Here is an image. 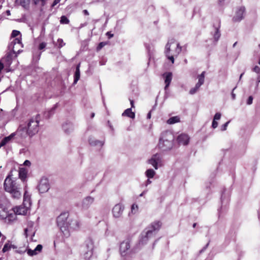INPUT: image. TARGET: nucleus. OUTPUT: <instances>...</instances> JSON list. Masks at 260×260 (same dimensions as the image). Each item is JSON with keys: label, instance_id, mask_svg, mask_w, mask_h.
Instances as JSON below:
<instances>
[{"label": "nucleus", "instance_id": "f257e3e1", "mask_svg": "<svg viewBox=\"0 0 260 260\" xmlns=\"http://www.w3.org/2000/svg\"><path fill=\"white\" fill-rule=\"evenodd\" d=\"M9 174L5 178L4 182V189L5 191L9 192L12 198L16 199H20L21 197V187L18 180L12 177Z\"/></svg>", "mask_w": 260, "mask_h": 260}, {"label": "nucleus", "instance_id": "f03ea898", "mask_svg": "<svg viewBox=\"0 0 260 260\" xmlns=\"http://www.w3.org/2000/svg\"><path fill=\"white\" fill-rule=\"evenodd\" d=\"M174 135L170 131H166L161 133L158 144V148L162 151L171 150L174 145Z\"/></svg>", "mask_w": 260, "mask_h": 260}, {"label": "nucleus", "instance_id": "7ed1b4c3", "mask_svg": "<svg viewBox=\"0 0 260 260\" xmlns=\"http://www.w3.org/2000/svg\"><path fill=\"white\" fill-rule=\"evenodd\" d=\"M162 225L160 221H154L148 226L142 234V237L140 240V243L144 245L147 243L148 240L154 237L160 229Z\"/></svg>", "mask_w": 260, "mask_h": 260}, {"label": "nucleus", "instance_id": "20e7f679", "mask_svg": "<svg viewBox=\"0 0 260 260\" xmlns=\"http://www.w3.org/2000/svg\"><path fill=\"white\" fill-rule=\"evenodd\" d=\"M39 115H37L36 117L30 118L27 124V126L25 127H22L21 126H20L16 133H18L21 131H25L28 135L30 137H32L38 132L39 122Z\"/></svg>", "mask_w": 260, "mask_h": 260}, {"label": "nucleus", "instance_id": "39448f33", "mask_svg": "<svg viewBox=\"0 0 260 260\" xmlns=\"http://www.w3.org/2000/svg\"><path fill=\"white\" fill-rule=\"evenodd\" d=\"M69 215L68 212H63L57 217L56 219L57 226L65 237H68L70 235L69 232V221H67Z\"/></svg>", "mask_w": 260, "mask_h": 260}, {"label": "nucleus", "instance_id": "423d86ee", "mask_svg": "<svg viewBox=\"0 0 260 260\" xmlns=\"http://www.w3.org/2000/svg\"><path fill=\"white\" fill-rule=\"evenodd\" d=\"M94 245L92 239H88L82 246L83 256L85 260H89L93 254Z\"/></svg>", "mask_w": 260, "mask_h": 260}, {"label": "nucleus", "instance_id": "0eeeda50", "mask_svg": "<svg viewBox=\"0 0 260 260\" xmlns=\"http://www.w3.org/2000/svg\"><path fill=\"white\" fill-rule=\"evenodd\" d=\"M22 51V50H18L16 51L14 49H13L12 51L8 53L5 58H3L4 61L5 62L6 66L10 67L12 63L13 58H16L18 55Z\"/></svg>", "mask_w": 260, "mask_h": 260}, {"label": "nucleus", "instance_id": "6e6552de", "mask_svg": "<svg viewBox=\"0 0 260 260\" xmlns=\"http://www.w3.org/2000/svg\"><path fill=\"white\" fill-rule=\"evenodd\" d=\"M124 206L121 203L116 204L112 209V214L114 218H120L122 217Z\"/></svg>", "mask_w": 260, "mask_h": 260}, {"label": "nucleus", "instance_id": "1a4fd4ad", "mask_svg": "<svg viewBox=\"0 0 260 260\" xmlns=\"http://www.w3.org/2000/svg\"><path fill=\"white\" fill-rule=\"evenodd\" d=\"M38 188L41 193L47 192L49 189L48 180L46 178H42L39 182Z\"/></svg>", "mask_w": 260, "mask_h": 260}, {"label": "nucleus", "instance_id": "9d476101", "mask_svg": "<svg viewBox=\"0 0 260 260\" xmlns=\"http://www.w3.org/2000/svg\"><path fill=\"white\" fill-rule=\"evenodd\" d=\"M130 241L129 239H126L120 243L119 250L122 256L126 255L130 248Z\"/></svg>", "mask_w": 260, "mask_h": 260}, {"label": "nucleus", "instance_id": "9b49d317", "mask_svg": "<svg viewBox=\"0 0 260 260\" xmlns=\"http://www.w3.org/2000/svg\"><path fill=\"white\" fill-rule=\"evenodd\" d=\"M245 11V9L244 7H240L237 8L235 15L233 18V20L234 22H240L244 18Z\"/></svg>", "mask_w": 260, "mask_h": 260}, {"label": "nucleus", "instance_id": "f8f14e48", "mask_svg": "<svg viewBox=\"0 0 260 260\" xmlns=\"http://www.w3.org/2000/svg\"><path fill=\"white\" fill-rule=\"evenodd\" d=\"M161 162V158L160 155L155 154L153 155L152 157L149 159L148 163L152 165L155 170L158 169V165Z\"/></svg>", "mask_w": 260, "mask_h": 260}, {"label": "nucleus", "instance_id": "ddd939ff", "mask_svg": "<svg viewBox=\"0 0 260 260\" xmlns=\"http://www.w3.org/2000/svg\"><path fill=\"white\" fill-rule=\"evenodd\" d=\"M94 199L90 196L84 198L82 202V208L83 209H87L93 203Z\"/></svg>", "mask_w": 260, "mask_h": 260}, {"label": "nucleus", "instance_id": "4468645a", "mask_svg": "<svg viewBox=\"0 0 260 260\" xmlns=\"http://www.w3.org/2000/svg\"><path fill=\"white\" fill-rule=\"evenodd\" d=\"M177 141L180 145H187L189 141V137L185 134H181L177 137Z\"/></svg>", "mask_w": 260, "mask_h": 260}, {"label": "nucleus", "instance_id": "2eb2a0df", "mask_svg": "<svg viewBox=\"0 0 260 260\" xmlns=\"http://www.w3.org/2000/svg\"><path fill=\"white\" fill-rule=\"evenodd\" d=\"M172 76L173 75L171 72H166L162 75V77L165 79V83L166 84L165 87V90H167L171 82Z\"/></svg>", "mask_w": 260, "mask_h": 260}, {"label": "nucleus", "instance_id": "dca6fc26", "mask_svg": "<svg viewBox=\"0 0 260 260\" xmlns=\"http://www.w3.org/2000/svg\"><path fill=\"white\" fill-rule=\"evenodd\" d=\"M62 129L67 134H71L74 130V125L72 123L66 122L62 124Z\"/></svg>", "mask_w": 260, "mask_h": 260}, {"label": "nucleus", "instance_id": "f3484780", "mask_svg": "<svg viewBox=\"0 0 260 260\" xmlns=\"http://www.w3.org/2000/svg\"><path fill=\"white\" fill-rule=\"evenodd\" d=\"M69 231L70 229L74 230H77L80 227V222L77 219H72L69 220Z\"/></svg>", "mask_w": 260, "mask_h": 260}, {"label": "nucleus", "instance_id": "a211bd4d", "mask_svg": "<svg viewBox=\"0 0 260 260\" xmlns=\"http://www.w3.org/2000/svg\"><path fill=\"white\" fill-rule=\"evenodd\" d=\"M16 135V133H13L9 136L5 137L0 142V148L6 145L8 143L13 139Z\"/></svg>", "mask_w": 260, "mask_h": 260}, {"label": "nucleus", "instance_id": "6ab92c4d", "mask_svg": "<svg viewBox=\"0 0 260 260\" xmlns=\"http://www.w3.org/2000/svg\"><path fill=\"white\" fill-rule=\"evenodd\" d=\"M31 204L30 197L27 194L26 191H25L23 196V206L29 209L31 206Z\"/></svg>", "mask_w": 260, "mask_h": 260}, {"label": "nucleus", "instance_id": "aec40b11", "mask_svg": "<svg viewBox=\"0 0 260 260\" xmlns=\"http://www.w3.org/2000/svg\"><path fill=\"white\" fill-rule=\"evenodd\" d=\"M28 210L27 208L25 206H18L14 208V212L18 215H25L27 213Z\"/></svg>", "mask_w": 260, "mask_h": 260}, {"label": "nucleus", "instance_id": "412c9836", "mask_svg": "<svg viewBox=\"0 0 260 260\" xmlns=\"http://www.w3.org/2000/svg\"><path fill=\"white\" fill-rule=\"evenodd\" d=\"M43 246L41 244H38L34 250L28 249L27 251V254L30 256H33L37 254L39 252H41L42 250Z\"/></svg>", "mask_w": 260, "mask_h": 260}, {"label": "nucleus", "instance_id": "4be33fe9", "mask_svg": "<svg viewBox=\"0 0 260 260\" xmlns=\"http://www.w3.org/2000/svg\"><path fill=\"white\" fill-rule=\"evenodd\" d=\"M88 141L90 145L99 147H101L104 144V141L95 140L93 138H90Z\"/></svg>", "mask_w": 260, "mask_h": 260}, {"label": "nucleus", "instance_id": "5701e85b", "mask_svg": "<svg viewBox=\"0 0 260 260\" xmlns=\"http://www.w3.org/2000/svg\"><path fill=\"white\" fill-rule=\"evenodd\" d=\"M18 46L19 47H22L23 45L21 41V40L19 38H15L13 41L11 43L9 46V49L12 50L14 49L15 46Z\"/></svg>", "mask_w": 260, "mask_h": 260}, {"label": "nucleus", "instance_id": "b1692460", "mask_svg": "<svg viewBox=\"0 0 260 260\" xmlns=\"http://www.w3.org/2000/svg\"><path fill=\"white\" fill-rule=\"evenodd\" d=\"M80 63L78 64L76 67V71L74 75V82L73 84H75L77 83L80 78Z\"/></svg>", "mask_w": 260, "mask_h": 260}, {"label": "nucleus", "instance_id": "393cba45", "mask_svg": "<svg viewBox=\"0 0 260 260\" xmlns=\"http://www.w3.org/2000/svg\"><path fill=\"white\" fill-rule=\"evenodd\" d=\"M27 171L23 168L19 169V177L22 181L24 182L25 181L27 177Z\"/></svg>", "mask_w": 260, "mask_h": 260}, {"label": "nucleus", "instance_id": "a878e982", "mask_svg": "<svg viewBox=\"0 0 260 260\" xmlns=\"http://www.w3.org/2000/svg\"><path fill=\"white\" fill-rule=\"evenodd\" d=\"M122 116H126L129 118L134 119L135 117V114L132 111V108H127L122 114Z\"/></svg>", "mask_w": 260, "mask_h": 260}, {"label": "nucleus", "instance_id": "bb28decb", "mask_svg": "<svg viewBox=\"0 0 260 260\" xmlns=\"http://www.w3.org/2000/svg\"><path fill=\"white\" fill-rule=\"evenodd\" d=\"M9 212L7 208L0 206V217L2 219H4L8 218Z\"/></svg>", "mask_w": 260, "mask_h": 260}, {"label": "nucleus", "instance_id": "cd10ccee", "mask_svg": "<svg viewBox=\"0 0 260 260\" xmlns=\"http://www.w3.org/2000/svg\"><path fill=\"white\" fill-rule=\"evenodd\" d=\"M221 114L219 112L215 113L214 115L212 123V127L213 128H216L217 127L218 123L216 120H219L221 118Z\"/></svg>", "mask_w": 260, "mask_h": 260}, {"label": "nucleus", "instance_id": "c85d7f7f", "mask_svg": "<svg viewBox=\"0 0 260 260\" xmlns=\"http://www.w3.org/2000/svg\"><path fill=\"white\" fill-rule=\"evenodd\" d=\"M204 83L201 82V81H198V83L196 84L195 86L193 88H192L189 90V93L190 94H195L198 90L199 89L200 87Z\"/></svg>", "mask_w": 260, "mask_h": 260}, {"label": "nucleus", "instance_id": "c756f323", "mask_svg": "<svg viewBox=\"0 0 260 260\" xmlns=\"http://www.w3.org/2000/svg\"><path fill=\"white\" fill-rule=\"evenodd\" d=\"M180 118L179 116H175L170 117L167 121V123L169 124H173L179 122Z\"/></svg>", "mask_w": 260, "mask_h": 260}, {"label": "nucleus", "instance_id": "7c9ffc66", "mask_svg": "<svg viewBox=\"0 0 260 260\" xmlns=\"http://www.w3.org/2000/svg\"><path fill=\"white\" fill-rule=\"evenodd\" d=\"M229 201V196L228 194L227 196L226 195L225 190H224L221 196V202L222 205L224 204H226L227 203H228Z\"/></svg>", "mask_w": 260, "mask_h": 260}, {"label": "nucleus", "instance_id": "2f4dec72", "mask_svg": "<svg viewBox=\"0 0 260 260\" xmlns=\"http://www.w3.org/2000/svg\"><path fill=\"white\" fill-rule=\"evenodd\" d=\"M16 218V213L14 212V210L13 211H10L9 212V215L8 216V218H6L7 220H8L9 222L13 221Z\"/></svg>", "mask_w": 260, "mask_h": 260}, {"label": "nucleus", "instance_id": "473e14b6", "mask_svg": "<svg viewBox=\"0 0 260 260\" xmlns=\"http://www.w3.org/2000/svg\"><path fill=\"white\" fill-rule=\"evenodd\" d=\"M155 172L152 169H149L145 172V175L148 178H152L155 175Z\"/></svg>", "mask_w": 260, "mask_h": 260}, {"label": "nucleus", "instance_id": "72a5a7b5", "mask_svg": "<svg viewBox=\"0 0 260 260\" xmlns=\"http://www.w3.org/2000/svg\"><path fill=\"white\" fill-rule=\"evenodd\" d=\"M175 42V40L172 39L170 40H169L168 42V43L166 44V47H165V49H166V50H165V53L166 54H169V52H170V47H171V44L174 43Z\"/></svg>", "mask_w": 260, "mask_h": 260}, {"label": "nucleus", "instance_id": "f704fd0d", "mask_svg": "<svg viewBox=\"0 0 260 260\" xmlns=\"http://www.w3.org/2000/svg\"><path fill=\"white\" fill-rule=\"evenodd\" d=\"M41 53L39 52L38 51H36L33 52L32 59L34 61L37 62L40 58Z\"/></svg>", "mask_w": 260, "mask_h": 260}, {"label": "nucleus", "instance_id": "c9c22d12", "mask_svg": "<svg viewBox=\"0 0 260 260\" xmlns=\"http://www.w3.org/2000/svg\"><path fill=\"white\" fill-rule=\"evenodd\" d=\"M53 43L54 45L57 46L58 48H61L66 45V43H64L62 39H58L56 43L54 42Z\"/></svg>", "mask_w": 260, "mask_h": 260}, {"label": "nucleus", "instance_id": "e433bc0d", "mask_svg": "<svg viewBox=\"0 0 260 260\" xmlns=\"http://www.w3.org/2000/svg\"><path fill=\"white\" fill-rule=\"evenodd\" d=\"M16 1L24 8L28 7L29 4V0H16Z\"/></svg>", "mask_w": 260, "mask_h": 260}, {"label": "nucleus", "instance_id": "4c0bfd02", "mask_svg": "<svg viewBox=\"0 0 260 260\" xmlns=\"http://www.w3.org/2000/svg\"><path fill=\"white\" fill-rule=\"evenodd\" d=\"M219 26H218V27H215V31L213 35L214 39L216 41H217L220 37V33L219 30Z\"/></svg>", "mask_w": 260, "mask_h": 260}, {"label": "nucleus", "instance_id": "58836bf2", "mask_svg": "<svg viewBox=\"0 0 260 260\" xmlns=\"http://www.w3.org/2000/svg\"><path fill=\"white\" fill-rule=\"evenodd\" d=\"M139 207L136 204H133L131 206V212L132 214H136L138 212Z\"/></svg>", "mask_w": 260, "mask_h": 260}, {"label": "nucleus", "instance_id": "ea45409f", "mask_svg": "<svg viewBox=\"0 0 260 260\" xmlns=\"http://www.w3.org/2000/svg\"><path fill=\"white\" fill-rule=\"evenodd\" d=\"M60 22L61 24H68L70 21L66 16H62L60 17Z\"/></svg>", "mask_w": 260, "mask_h": 260}, {"label": "nucleus", "instance_id": "a19ab883", "mask_svg": "<svg viewBox=\"0 0 260 260\" xmlns=\"http://www.w3.org/2000/svg\"><path fill=\"white\" fill-rule=\"evenodd\" d=\"M11 248V244H10L9 243H7L4 245L3 250H2V251L3 252H6L9 251V250H10Z\"/></svg>", "mask_w": 260, "mask_h": 260}, {"label": "nucleus", "instance_id": "79ce46f5", "mask_svg": "<svg viewBox=\"0 0 260 260\" xmlns=\"http://www.w3.org/2000/svg\"><path fill=\"white\" fill-rule=\"evenodd\" d=\"M206 72L205 71L202 72V73L198 76V81H201L202 83H204L205 76Z\"/></svg>", "mask_w": 260, "mask_h": 260}, {"label": "nucleus", "instance_id": "37998d69", "mask_svg": "<svg viewBox=\"0 0 260 260\" xmlns=\"http://www.w3.org/2000/svg\"><path fill=\"white\" fill-rule=\"evenodd\" d=\"M35 5L40 4L42 6H44L46 4L45 0H32Z\"/></svg>", "mask_w": 260, "mask_h": 260}, {"label": "nucleus", "instance_id": "c03bdc74", "mask_svg": "<svg viewBox=\"0 0 260 260\" xmlns=\"http://www.w3.org/2000/svg\"><path fill=\"white\" fill-rule=\"evenodd\" d=\"M182 47L180 46L179 43L177 44V47L175 50L176 54L175 55L177 56L181 51Z\"/></svg>", "mask_w": 260, "mask_h": 260}, {"label": "nucleus", "instance_id": "a18cd8bd", "mask_svg": "<svg viewBox=\"0 0 260 260\" xmlns=\"http://www.w3.org/2000/svg\"><path fill=\"white\" fill-rule=\"evenodd\" d=\"M20 34V32L17 30H13L11 34V37L13 38H15Z\"/></svg>", "mask_w": 260, "mask_h": 260}, {"label": "nucleus", "instance_id": "49530a36", "mask_svg": "<svg viewBox=\"0 0 260 260\" xmlns=\"http://www.w3.org/2000/svg\"><path fill=\"white\" fill-rule=\"evenodd\" d=\"M230 122V121H228L226 122H225L224 124L222 125L221 126V131H225L227 128V126H228V124H229Z\"/></svg>", "mask_w": 260, "mask_h": 260}, {"label": "nucleus", "instance_id": "de8ad7c7", "mask_svg": "<svg viewBox=\"0 0 260 260\" xmlns=\"http://www.w3.org/2000/svg\"><path fill=\"white\" fill-rule=\"evenodd\" d=\"M106 44V43L102 42L99 44L98 47H97V50H101L104 46H105Z\"/></svg>", "mask_w": 260, "mask_h": 260}, {"label": "nucleus", "instance_id": "09e8293b", "mask_svg": "<svg viewBox=\"0 0 260 260\" xmlns=\"http://www.w3.org/2000/svg\"><path fill=\"white\" fill-rule=\"evenodd\" d=\"M46 46V43L45 42H42L40 44L39 46V49L40 50H42L44 49Z\"/></svg>", "mask_w": 260, "mask_h": 260}, {"label": "nucleus", "instance_id": "8fccbe9b", "mask_svg": "<svg viewBox=\"0 0 260 260\" xmlns=\"http://www.w3.org/2000/svg\"><path fill=\"white\" fill-rule=\"evenodd\" d=\"M168 59L171 61L172 63L174 62V58L173 55H169V54H166Z\"/></svg>", "mask_w": 260, "mask_h": 260}, {"label": "nucleus", "instance_id": "3c124183", "mask_svg": "<svg viewBox=\"0 0 260 260\" xmlns=\"http://www.w3.org/2000/svg\"><path fill=\"white\" fill-rule=\"evenodd\" d=\"M253 101V97L252 96H249L247 100V104L251 105Z\"/></svg>", "mask_w": 260, "mask_h": 260}, {"label": "nucleus", "instance_id": "603ef678", "mask_svg": "<svg viewBox=\"0 0 260 260\" xmlns=\"http://www.w3.org/2000/svg\"><path fill=\"white\" fill-rule=\"evenodd\" d=\"M253 72L258 74L260 73V68L256 66L253 68Z\"/></svg>", "mask_w": 260, "mask_h": 260}, {"label": "nucleus", "instance_id": "864d4df0", "mask_svg": "<svg viewBox=\"0 0 260 260\" xmlns=\"http://www.w3.org/2000/svg\"><path fill=\"white\" fill-rule=\"evenodd\" d=\"M150 178H148L143 184L145 186H147L149 184L151 183V181L150 180Z\"/></svg>", "mask_w": 260, "mask_h": 260}, {"label": "nucleus", "instance_id": "5fc2aeb1", "mask_svg": "<svg viewBox=\"0 0 260 260\" xmlns=\"http://www.w3.org/2000/svg\"><path fill=\"white\" fill-rule=\"evenodd\" d=\"M106 36L108 37V39H111L114 35L111 32V31H108L106 33Z\"/></svg>", "mask_w": 260, "mask_h": 260}, {"label": "nucleus", "instance_id": "6e6d98bb", "mask_svg": "<svg viewBox=\"0 0 260 260\" xmlns=\"http://www.w3.org/2000/svg\"><path fill=\"white\" fill-rule=\"evenodd\" d=\"M236 88V86L235 87L232 91V93H231V95H232V98L233 100H234L236 98V94L234 93V90Z\"/></svg>", "mask_w": 260, "mask_h": 260}, {"label": "nucleus", "instance_id": "4d7b16f0", "mask_svg": "<svg viewBox=\"0 0 260 260\" xmlns=\"http://www.w3.org/2000/svg\"><path fill=\"white\" fill-rule=\"evenodd\" d=\"M60 0H54L51 5L52 7H54L55 5H56L58 3H59L60 2Z\"/></svg>", "mask_w": 260, "mask_h": 260}, {"label": "nucleus", "instance_id": "13d9d810", "mask_svg": "<svg viewBox=\"0 0 260 260\" xmlns=\"http://www.w3.org/2000/svg\"><path fill=\"white\" fill-rule=\"evenodd\" d=\"M213 182V181H210L209 183H207L206 185V188L208 189V188H211V186L212 185V183Z\"/></svg>", "mask_w": 260, "mask_h": 260}, {"label": "nucleus", "instance_id": "bf43d9fd", "mask_svg": "<svg viewBox=\"0 0 260 260\" xmlns=\"http://www.w3.org/2000/svg\"><path fill=\"white\" fill-rule=\"evenodd\" d=\"M23 165L25 166H29L30 165V162L28 160H26L24 161Z\"/></svg>", "mask_w": 260, "mask_h": 260}, {"label": "nucleus", "instance_id": "052dcab7", "mask_svg": "<svg viewBox=\"0 0 260 260\" xmlns=\"http://www.w3.org/2000/svg\"><path fill=\"white\" fill-rule=\"evenodd\" d=\"M4 63L0 60V73H1L2 70L4 69Z\"/></svg>", "mask_w": 260, "mask_h": 260}, {"label": "nucleus", "instance_id": "680f3d73", "mask_svg": "<svg viewBox=\"0 0 260 260\" xmlns=\"http://www.w3.org/2000/svg\"><path fill=\"white\" fill-rule=\"evenodd\" d=\"M55 107L52 108L48 112L49 116L53 113V111L55 110Z\"/></svg>", "mask_w": 260, "mask_h": 260}, {"label": "nucleus", "instance_id": "e2e57ef3", "mask_svg": "<svg viewBox=\"0 0 260 260\" xmlns=\"http://www.w3.org/2000/svg\"><path fill=\"white\" fill-rule=\"evenodd\" d=\"M83 13L85 15H89V12L87 10H84Z\"/></svg>", "mask_w": 260, "mask_h": 260}, {"label": "nucleus", "instance_id": "0e129e2a", "mask_svg": "<svg viewBox=\"0 0 260 260\" xmlns=\"http://www.w3.org/2000/svg\"><path fill=\"white\" fill-rule=\"evenodd\" d=\"M27 232H28V229H25V230H24V235H25L26 237H28Z\"/></svg>", "mask_w": 260, "mask_h": 260}, {"label": "nucleus", "instance_id": "69168bd1", "mask_svg": "<svg viewBox=\"0 0 260 260\" xmlns=\"http://www.w3.org/2000/svg\"><path fill=\"white\" fill-rule=\"evenodd\" d=\"M151 111H150V112L147 114V119H150V118H151Z\"/></svg>", "mask_w": 260, "mask_h": 260}, {"label": "nucleus", "instance_id": "338daca9", "mask_svg": "<svg viewBox=\"0 0 260 260\" xmlns=\"http://www.w3.org/2000/svg\"><path fill=\"white\" fill-rule=\"evenodd\" d=\"M209 243H208L202 249L204 250V251H205V250L207 249V248L208 247V245H209Z\"/></svg>", "mask_w": 260, "mask_h": 260}, {"label": "nucleus", "instance_id": "774afa93", "mask_svg": "<svg viewBox=\"0 0 260 260\" xmlns=\"http://www.w3.org/2000/svg\"><path fill=\"white\" fill-rule=\"evenodd\" d=\"M209 243H208L202 249L204 250V251H205V250L207 249V248L208 247V245H209Z\"/></svg>", "mask_w": 260, "mask_h": 260}]
</instances>
